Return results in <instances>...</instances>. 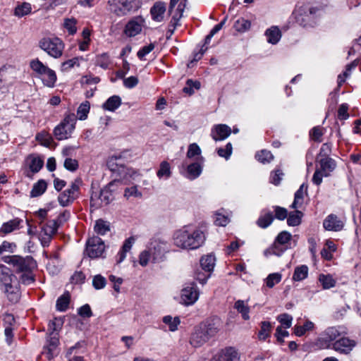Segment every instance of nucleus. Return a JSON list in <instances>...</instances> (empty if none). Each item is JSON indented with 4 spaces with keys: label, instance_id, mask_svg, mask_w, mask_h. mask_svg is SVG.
Listing matches in <instances>:
<instances>
[{
    "label": "nucleus",
    "instance_id": "nucleus-1",
    "mask_svg": "<svg viewBox=\"0 0 361 361\" xmlns=\"http://www.w3.org/2000/svg\"><path fill=\"white\" fill-rule=\"evenodd\" d=\"M173 244L183 250H196L206 240L204 231L197 226H185L176 231L173 235Z\"/></svg>",
    "mask_w": 361,
    "mask_h": 361
},
{
    "label": "nucleus",
    "instance_id": "nucleus-2",
    "mask_svg": "<svg viewBox=\"0 0 361 361\" xmlns=\"http://www.w3.org/2000/svg\"><path fill=\"white\" fill-rule=\"evenodd\" d=\"M221 326L219 318L209 319L200 323L194 328L190 337V344L195 348L202 347L217 335Z\"/></svg>",
    "mask_w": 361,
    "mask_h": 361
},
{
    "label": "nucleus",
    "instance_id": "nucleus-3",
    "mask_svg": "<svg viewBox=\"0 0 361 361\" xmlns=\"http://www.w3.org/2000/svg\"><path fill=\"white\" fill-rule=\"evenodd\" d=\"M168 251L167 243L159 239H153L147 249L141 252L139 256V263L146 267L149 262L158 263L164 260Z\"/></svg>",
    "mask_w": 361,
    "mask_h": 361
},
{
    "label": "nucleus",
    "instance_id": "nucleus-4",
    "mask_svg": "<svg viewBox=\"0 0 361 361\" xmlns=\"http://www.w3.org/2000/svg\"><path fill=\"white\" fill-rule=\"evenodd\" d=\"M0 281L8 300L12 302H17L20 296L18 281L8 268L2 267Z\"/></svg>",
    "mask_w": 361,
    "mask_h": 361
},
{
    "label": "nucleus",
    "instance_id": "nucleus-5",
    "mask_svg": "<svg viewBox=\"0 0 361 361\" xmlns=\"http://www.w3.org/2000/svg\"><path fill=\"white\" fill-rule=\"evenodd\" d=\"M30 66L32 70L39 75L45 86L53 87L55 85L57 77L54 71L44 65L38 59L32 60Z\"/></svg>",
    "mask_w": 361,
    "mask_h": 361
},
{
    "label": "nucleus",
    "instance_id": "nucleus-6",
    "mask_svg": "<svg viewBox=\"0 0 361 361\" xmlns=\"http://www.w3.org/2000/svg\"><path fill=\"white\" fill-rule=\"evenodd\" d=\"M39 47L48 55L54 58H60L63 52L64 44L59 37H43L39 42Z\"/></svg>",
    "mask_w": 361,
    "mask_h": 361
},
{
    "label": "nucleus",
    "instance_id": "nucleus-7",
    "mask_svg": "<svg viewBox=\"0 0 361 361\" xmlns=\"http://www.w3.org/2000/svg\"><path fill=\"white\" fill-rule=\"evenodd\" d=\"M322 9L305 6L299 9L295 18L296 22L302 27H312L316 24L317 19L322 16Z\"/></svg>",
    "mask_w": 361,
    "mask_h": 361
},
{
    "label": "nucleus",
    "instance_id": "nucleus-8",
    "mask_svg": "<svg viewBox=\"0 0 361 361\" xmlns=\"http://www.w3.org/2000/svg\"><path fill=\"white\" fill-rule=\"evenodd\" d=\"M4 262L11 265L14 271L18 273L32 271L37 267L35 261L30 256L25 257L18 255L8 256L4 257Z\"/></svg>",
    "mask_w": 361,
    "mask_h": 361
},
{
    "label": "nucleus",
    "instance_id": "nucleus-9",
    "mask_svg": "<svg viewBox=\"0 0 361 361\" xmlns=\"http://www.w3.org/2000/svg\"><path fill=\"white\" fill-rule=\"evenodd\" d=\"M108 6L109 10L117 16H126L140 8L136 0H109Z\"/></svg>",
    "mask_w": 361,
    "mask_h": 361
},
{
    "label": "nucleus",
    "instance_id": "nucleus-10",
    "mask_svg": "<svg viewBox=\"0 0 361 361\" xmlns=\"http://www.w3.org/2000/svg\"><path fill=\"white\" fill-rule=\"evenodd\" d=\"M76 116L73 114H67L63 121L54 130V136L59 140H66L71 137L75 129Z\"/></svg>",
    "mask_w": 361,
    "mask_h": 361
},
{
    "label": "nucleus",
    "instance_id": "nucleus-11",
    "mask_svg": "<svg viewBox=\"0 0 361 361\" xmlns=\"http://www.w3.org/2000/svg\"><path fill=\"white\" fill-rule=\"evenodd\" d=\"M292 235L287 231L281 232L276 238L273 245L264 250V255H276L280 256L290 247Z\"/></svg>",
    "mask_w": 361,
    "mask_h": 361
},
{
    "label": "nucleus",
    "instance_id": "nucleus-12",
    "mask_svg": "<svg viewBox=\"0 0 361 361\" xmlns=\"http://www.w3.org/2000/svg\"><path fill=\"white\" fill-rule=\"evenodd\" d=\"M82 180L76 178L73 181L68 188L61 192L58 197V201L61 206L67 207L72 204L78 197Z\"/></svg>",
    "mask_w": 361,
    "mask_h": 361
},
{
    "label": "nucleus",
    "instance_id": "nucleus-13",
    "mask_svg": "<svg viewBox=\"0 0 361 361\" xmlns=\"http://www.w3.org/2000/svg\"><path fill=\"white\" fill-rule=\"evenodd\" d=\"M341 333L336 327H329L317 339L316 345L320 349H332Z\"/></svg>",
    "mask_w": 361,
    "mask_h": 361
},
{
    "label": "nucleus",
    "instance_id": "nucleus-14",
    "mask_svg": "<svg viewBox=\"0 0 361 361\" xmlns=\"http://www.w3.org/2000/svg\"><path fill=\"white\" fill-rule=\"evenodd\" d=\"M105 250L104 241L97 236L88 239L86 243L85 252L90 258H97L102 256Z\"/></svg>",
    "mask_w": 361,
    "mask_h": 361
},
{
    "label": "nucleus",
    "instance_id": "nucleus-15",
    "mask_svg": "<svg viewBox=\"0 0 361 361\" xmlns=\"http://www.w3.org/2000/svg\"><path fill=\"white\" fill-rule=\"evenodd\" d=\"M199 298V290L195 283H190L185 286L181 290V302L185 305H193Z\"/></svg>",
    "mask_w": 361,
    "mask_h": 361
},
{
    "label": "nucleus",
    "instance_id": "nucleus-16",
    "mask_svg": "<svg viewBox=\"0 0 361 361\" xmlns=\"http://www.w3.org/2000/svg\"><path fill=\"white\" fill-rule=\"evenodd\" d=\"M356 344V341L353 339L345 336L338 337V339L334 342L332 349L339 353L348 355L353 350Z\"/></svg>",
    "mask_w": 361,
    "mask_h": 361
},
{
    "label": "nucleus",
    "instance_id": "nucleus-17",
    "mask_svg": "<svg viewBox=\"0 0 361 361\" xmlns=\"http://www.w3.org/2000/svg\"><path fill=\"white\" fill-rule=\"evenodd\" d=\"M145 23V18L138 16L130 20L126 25L125 33L128 37H135L140 34Z\"/></svg>",
    "mask_w": 361,
    "mask_h": 361
},
{
    "label": "nucleus",
    "instance_id": "nucleus-18",
    "mask_svg": "<svg viewBox=\"0 0 361 361\" xmlns=\"http://www.w3.org/2000/svg\"><path fill=\"white\" fill-rule=\"evenodd\" d=\"M240 355L236 349L233 347H227L219 350L211 361H239Z\"/></svg>",
    "mask_w": 361,
    "mask_h": 361
},
{
    "label": "nucleus",
    "instance_id": "nucleus-19",
    "mask_svg": "<svg viewBox=\"0 0 361 361\" xmlns=\"http://www.w3.org/2000/svg\"><path fill=\"white\" fill-rule=\"evenodd\" d=\"M344 222L336 214L328 215L323 221V227L329 231L338 232L343 229Z\"/></svg>",
    "mask_w": 361,
    "mask_h": 361
},
{
    "label": "nucleus",
    "instance_id": "nucleus-20",
    "mask_svg": "<svg viewBox=\"0 0 361 361\" xmlns=\"http://www.w3.org/2000/svg\"><path fill=\"white\" fill-rule=\"evenodd\" d=\"M166 11V4L165 2L161 1H156L151 7L149 13L152 19L157 22L161 23L164 21L165 13Z\"/></svg>",
    "mask_w": 361,
    "mask_h": 361
},
{
    "label": "nucleus",
    "instance_id": "nucleus-21",
    "mask_svg": "<svg viewBox=\"0 0 361 361\" xmlns=\"http://www.w3.org/2000/svg\"><path fill=\"white\" fill-rule=\"evenodd\" d=\"M314 324L307 318H298L295 324V336H302L307 332L313 330Z\"/></svg>",
    "mask_w": 361,
    "mask_h": 361
},
{
    "label": "nucleus",
    "instance_id": "nucleus-22",
    "mask_svg": "<svg viewBox=\"0 0 361 361\" xmlns=\"http://www.w3.org/2000/svg\"><path fill=\"white\" fill-rule=\"evenodd\" d=\"M47 343V345L44 347L42 354L48 360H51L58 353L57 348L59 343L58 335L50 336Z\"/></svg>",
    "mask_w": 361,
    "mask_h": 361
},
{
    "label": "nucleus",
    "instance_id": "nucleus-23",
    "mask_svg": "<svg viewBox=\"0 0 361 361\" xmlns=\"http://www.w3.org/2000/svg\"><path fill=\"white\" fill-rule=\"evenodd\" d=\"M231 133L229 126L225 124H219L213 127L211 131V136L215 140H223L228 137Z\"/></svg>",
    "mask_w": 361,
    "mask_h": 361
},
{
    "label": "nucleus",
    "instance_id": "nucleus-24",
    "mask_svg": "<svg viewBox=\"0 0 361 361\" xmlns=\"http://www.w3.org/2000/svg\"><path fill=\"white\" fill-rule=\"evenodd\" d=\"M319 170L322 171L324 176H328L335 169L336 164L330 157H324L319 160Z\"/></svg>",
    "mask_w": 361,
    "mask_h": 361
},
{
    "label": "nucleus",
    "instance_id": "nucleus-25",
    "mask_svg": "<svg viewBox=\"0 0 361 361\" xmlns=\"http://www.w3.org/2000/svg\"><path fill=\"white\" fill-rule=\"evenodd\" d=\"M273 209L275 213L274 217L280 221H283L288 218V224L290 226H293V215L291 213L288 214V210L286 208L279 206H274Z\"/></svg>",
    "mask_w": 361,
    "mask_h": 361
},
{
    "label": "nucleus",
    "instance_id": "nucleus-26",
    "mask_svg": "<svg viewBox=\"0 0 361 361\" xmlns=\"http://www.w3.org/2000/svg\"><path fill=\"white\" fill-rule=\"evenodd\" d=\"M265 35L269 43L276 44L281 37V32L277 26H271L266 30Z\"/></svg>",
    "mask_w": 361,
    "mask_h": 361
},
{
    "label": "nucleus",
    "instance_id": "nucleus-27",
    "mask_svg": "<svg viewBox=\"0 0 361 361\" xmlns=\"http://www.w3.org/2000/svg\"><path fill=\"white\" fill-rule=\"evenodd\" d=\"M172 175L171 167L170 164L166 161L160 163L159 169L157 171V177L161 179L167 180Z\"/></svg>",
    "mask_w": 361,
    "mask_h": 361
},
{
    "label": "nucleus",
    "instance_id": "nucleus-28",
    "mask_svg": "<svg viewBox=\"0 0 361 361\" xmlns=\"http://www.w3.org/2000/svg\"><path fill=\"white\" fill-rule=\"evenodd\" d=\"M119 181L114 180L109 183V185L104 189L100 190L101 195V207L104 204H108L113 200V195L111 193V188Z\"/></svg>",
    "mask_w": 361,
    "mask_h": 361
},
{
    "label": "nucleus",
    "instance_id": "nucleus-29",
    "mask_svg": "<svg viewBox=\"0 0 361 361\" xmlns=\"http://www.w3.org/2000/svg\"><path fill=\"white\" fill-rule=\"evenodd\" d=\"M215 257L213 255H207L202 257L200 259V265L204 271L210 273L213 271L215 265Z\"/></svg>",
    "mask_w": 361,
    "mask_h": 361
},
{
    "label": "nucleus",
    "instance_id": "nucleus-30",
    "mask_svg": "<svg viewBox=\"0 0 361 361\" xmlns=\"http://www.w3.org/2000/svg\"><path fill=\"white\" fill-rule=\"evenodd\" d=\"M185 5L180 2L178 4L177 8L173 9V13H169L172 16L171 24L173 26V29H176V27L178 25V22L180 19L183 16V13L184 11Z\"/></svg>",
    "mask_w": 361,
    "mask_h": 361
},
{
    "label": "nucleus",
    "instance_id": "nucleus-31",
    "mask_svg": "<svg viewBox=\"0 0 361 361\" xmlns=\"http://www.w3.org/2000/svg\"><path fill=\"white\" fill-rule=\"evenodd\" d=\"M307 185L302 183L300 188L295 192V209L301 207L304 202V198L307 196Z\"/></svg>",
    "mask_w": 361,
    "mask_h": 361
},
{
    "label": "nucleus",
    "instance_id": "nucleus-32",
    "mask_svg": "<svg viewBox=\"0 0 361 361\" xmlns=\"http://www.w3.org/2000/svg\"><path fill=\"white\" fill-rule=\"evenodd\" d=\"M202 173V166L197 163L195 162L188 166L186 178L190 180L197 178Z\"/></svg>",
    "mask_w": 361,
    "mask_h": 361
},
{
    "label": "nucleus",
    "instance_id": "nucleus-33",
    "mask_svg": "<svg viewBox=\"0 0 361 361\" xmlns=\"http://www.w3.org/2000/svg\"><path fill=\"white\" fill-rule=\"evenodd\" d=\"M121 104V99L119 96L114 95L110 97L103 104L104 109L114 111L118 109Z\"/></svg>",
    "mask_w": 361,
    "mask_h": 361
},
{
    "label": "nucleus",
    "instance_id": "nucleus-34",
    "mask_svg": "<svg viewBox=\"0 0 361 361\" xmlns=\"http://www.w3.org/2000/svg\"><path fill=\"white\" fill-rule=\"evenodd\" d=\"M71 295L68 292L64 293L56 300V308L60 312L66 311L70 303Z\"/></svg>",
    "mask_w": 361,
    "mask_h": 361
},
{
    "label": "nucleus",
    "instance_id": "nucleus-35",
    "mask_svg": "<svg viewBox=\"0 0 361 361\" xmlns=\"http://www.w3.org/2000/svg\"><path fill=\"white\" fill-rule=\"evenodd\" d=\"M94 229L97 234L104 235L110 231V224L103 219H98L95 222Z\"/></svg>",
    "mask_w": 361,
    "mask_h": 361
},
{
    "label": "nucleus",
    "instance_id": "nucleus-36",
    "mask_svg": "<svg viewBox=\"0 0 361 361\" xmlns=\"http://www.w3.org/2000/svg\"><path fill=\"white\" fill-rule=\"evenodd\" d=\"M47 183L44 180H39L34 184L30 192V196L35 197L42 195L47 189Z\"/></svg>",
    "mask_w": 361,
    "mask_h": 361
},
{
    "label": "nucleus",
    "instance_id": "nucleus-37",
    "mask_svg": "<svg viewBox=\"0 0 361 361\" xmlns=\"http://www.w3.org/2000/svg\"><path fill=\"white\" fill-rule=\"evenodd\" d=\"M234 308L237 310V311L241 314L242 317L245 320H248L250 319L249 312L250 308L245 304L244 300H238L235 302Z\"/></svg>",
    "mask_w": 361,
    "mask_h": 361
},
{
    "label": "nucleus",
    "instance_id": "nucleus-38",
    "mask_svg": "<svg viewBox=\"0 0 361 361\" xmlns=\"http://www.w3.org/2000/svg\"><path fill=\"white\" fill-rule=\"evenodd\" d=\"M319 281L324 289H329L336 286V281L330 274H322L319 276Z\"/></svg>",
    "mask_w": 361,
    "mask_h": 361
},
{
    "label": "nucleus",
    "instance_id": "nucleus-39",
    "mask_svg": "<svg viewBox=\"0 0 361 361\" xmlns=\"http://www.w3.org/2000/svg\"><path fill=\"white\" fill-rule=\"evenodd\" d=\"M20 222L21 220L19 219H13L11 221H8L2 225L0 231L4 233H9L17 229Z\"/></svg>",
    "mask_w": 361,
    "mask_h": 361
},
{
    "label": "nucleus",
    "instance_id": "nucleus-40",
    "mask_svg": "<svg viewBox=\"0 0 361 361\" xmlns=\"http://www.w3.org/2000/svg\"><path fill=\"white\" fill-rule=\"evenodd\" d=\"M272 212H266L264 215H261L257 221V224L262 228H265L270 226L274 221Z\"/></svg>",
    "mask_w": 361,
    "mask_h": 361
},
{
    "label": "nucleus",
    "instance_id": "nucleus-41",
    "mask_svg": "<svg viewBox=\"0 0 361 361\" xmlns=\"http://www.w3.org/2000/svg\"><path fill=\"white\" fill-rule=\"evenodd\" d=\"M31 10L32 7L30 4L23 2L15 8L14 15L17 17L21 18L29 14L31 12Z\"/></svg>",
    "mask_w": 361,
    "mask_h": 361
},
{
    "label": "nucleus",
    "instance_id": "nucleus-42",
    "mask_svg": "<svg viewBox=\"0 0 361 361\" xmlns=\"http://www.w3.org/2000/svg\"><path fill=\"white\" fill-rule=\"evenodd\" d=\"M255 158L259 162L265 164L270 163L274 159V156L270 151L262 149L255 154Z\"/></svg>",
    "mask_w": 361,
    "mask_h": 361
},
{
    "label": "nucleus",
    "instance_id": "nucleus-43",
    "mask_svg": "<svg viewBox=\"0 0 361 361\" xmlns=\"http://www.w3.org/2000/svg\"><path fill=\"white\" fill-rule=\"evenodd\" d=\"M309 269L307 265H301L295 268V281H302L308 276Z\"/></svg>",
    "mask_w": 361,
    "mask_h": 361
},
{
    "label": "nucleus",
    "instance_id": "nucleus-44",
    "mask_svg": "<svg viewBox=\"0 0 361 361\" xmlns=\"http://www.w3.org/2000/svg\"><path fill=\"white\" fill-rule=\"evenodd\" d=\"M90 102L87 101H85V102H82L77 110V115L78 116V118L80 120H85L87 117V114L90 111Z\"/></svg>",
    "mask_w": 361,
    "mask_h": 361
},
{
    "label": "nucleus",
    "instance_id": "nucleus-45",
    "mask_svg": "<svg viewBox=\"0 0 361 361\" xmlns=\"http://www.w3.org/2000/svg\"><path fill=\"white\" fill-rule=\"evenodd\" d=\"M271 324L269 322H262L261 323V329L258 334V338L260 340H265L270 335Z\"/></svg>",
    "mask_w": 361,
    "mask_h": 361
},
{
    "label": "nucleus",
    "instance_id": "nucleus-46",
    "mask_svg": "<svg viewBox=\"0 0 361 361\" xmlns=\"http://www.w3.org/2000/svg\"><path fill=\"white\" fill-rule=\"evenodd\" d=\"M251 23L250 20L243 18L237 20L234 24V27L238 32H245L250 28Z\"/></svg>",
    "mask_w": 361,
    "mask_h": 361
},
{
    "label": "nucleus",
    "instance_id": "nucleus-47",
    "mask_svg": "<svg viewBox=\"0 0 361 361\" xmlns=\"http://www.w3.org/2000/svg\"><path fill=\"white\" fill-rule=\"evenodd\" d=\"M58 228L57 222L52 221L49 224L42 227L40 234L50 235L52 238L56 233Z\"/></svg>",
    "mask_w": 361,
    "mask_h": 361
},
{
    "label": "nucleus",
    "instance_id": "nucleus-48",
    "mask_svg": "<svg viewBox=\"0 0 361 361\" xmlns=\"http://www.w3.org/2000/svg\"><path fill=\"white\" fill-rule=\"evenodd\" d=\"M124 197L128 200L130 197L141 198L142 197V194L138 190L137 185H133L125 189Z\"/></svg>",
    "mask_w": 361,
    "mask_h": 361
},
{
    "label": "nucleus",
    "instance_id": "nucleus-49",
    "mask_svg": "<svg viewBox=\"0 0 361 361\" xmlns=\"http://www.w3.org/2000/svg\"><path fill=\"white\" fill-rule=\"evenodd\" d=\"M292 317L286 313L281 314L277 317V320L280 322L279 326L283 327V329H288L292 325Z\"/></svg>",
    "mask_w": 361,
    "mask_h": 361
},
{
    "label": "nucleus",
    "instance_id": "nucleus-50",
    "mask_svg": "<svg viewBox=\"0 0 361 361\" xmlns=\"http://www.w3.org/2000/svg\"><path fill=\"white\" fill-rule=\"evenodd\" d=\"M163 322L166 324L169 325V329L171 331L177 330L178 326L180 324V319L178 317L173 318L171 316H166L163 318Z\"/></svg>",
    "mask_w": 361,
    "mask_h": 361
},
{
    "label": "nucleus",
    "instance_id": "nucleus-51",
    "mask_svg": "<svg viewBox=\"0 0 361 361\" xmlns=\"http://www.w3.org/2000/svg\"><path fill=\"white\" fill-rule=\"evenodd\" d=\"M109 63V56L106 53L99 54L96 58V64L104 69L108 68Z\"/></svg>",
    "mask_w": 361,
    "mask_h": 361
},
{
    "label": "nucleus",
    "instance_id": "nucleus-52",
    "mask_svg": "<svg viewBox=\"0 0 361 361\" xmlns=\"http://www.w3.org/2000/svg\"><path fill=\"white\" fill-rule=\"evenodd\" d=\"M281 280V274L274 273L269 274L265 279L266 285L269 288H273L276 284L279 283Z\"/></svg>",
    "mask_w": 361,
    "mask_h": 361
},
{
    "label": "nucleus",
    "instance_id": "nucleus-53",
    "mask_svg": "<svg viewBox=\"0 0 361 361\" xmlns=\"http://www.w3.org/2000/svg\"><path fill=\"white\" fill-rule=\"evenodd\" d=\"M76 20L73 18H66L64 20V27L68 30V33L71 35H74L77 32L76 28Z\"/></svg>",
    "mask_w": 361,
    "mask_h": 361
},
{
    "label": "nucleus",
    "instance_id": "nucleus-54",
    "mask_svg": "<svg viewBox=\"0 0 361 361\" xmlns=\"http://www.w3.org/2000/svg\"><path fill=\"white\" fill-rule=\"evenodd\" d=\"M349 105L346 103L341 104L338 109L337 117L339 120H347L349 118Z\"/></svg>",
    "mask_w": 361,
    "mask_h": 361
},
{
    "label": "nucleus",
    "instance_id": "nucleus-55",
    "mask_svg": "<svg viewBox=\"0 0 361 361\" xmlns=\"http://www.w3.org/2000/svg\"><path fill=\"white\" fill-rule=\"evenodd\" d=\"M323 134V128L321 126H315L310 132L311 139L318 142H322L321 137Z\"/></svg>",
    "mask_w": 361,
    "mask_h": 361
},
{
    "label": "nucleus",
    "instance_id": "nucleus-56",
    "mask_svg": "<svg viewBox=\"0 0 361 361\" xmlns=\"http://www.w3.org/2000/svg\"><path fill=\"white\" fill-rule=\"evenodd\" d=\"M106 284V279L100 274L94 276L92 280V286L97 289L99 290L104 288Z\"/></svg>",
    "mask_w": 361,
    "mask_h": 361
},
{
    "label": "nucleus",
    "instance_id": "nucleus-57",
    "mask_svg": "<svg viewBox=\"0 0 361 361\" xmlns=\"http://www.w3.org/2000/svg\"><path fill=\"white\" fill-rule=\"evenodd\" d=\"M215 216H215L214 223L217 226H226L230 221V219L227 216L221 214L219 212H217L215 214Z\"/></svg>",
    "mask_w": 361,
    "mask_h": 361
},
{
    "label": "nucleus",
    "instance_id": "nucleus-58",
    "mask_svg": "<svg viewBox=\"0 0 361 361\" xmlns=\"http://www.w3.org/2000/svg\"><path fill=\"white\" fill-rule=\"evenodd\" d=\"M44 161L39 157H33L30 164V170L34 172H38L43 166Z\"/></svg>",
    "mask_w": 361,
    "mask_h": 361
},
{
    "label": "nucleus",
    "instance_id": "nucleus-59",
    "mask_svg": "<svg viewBox=\"0 0 361 361\" xmlns=\"http://www.w3.org/2000/svg\"><path fill=\"white\" fill-rule=\"evenodd\" d=\"M287 329H283L282 326H278L275 333L277 341L282 344L284 342V338L289 336Z\"/></svg>",
    "mask_w": 361,
    "mask_h": 361
},
{
    "label": "nucleus",
    "instance_id": "nucleus-60",
    "mask_svg": "<svg viewBox=\"0 0 361 361\" xmlns=\"http://www.w3.org/2000/svg\"><path fill=\"white\" fill-rule=\"evenodd\" d=\"M20 280L22 282V283L25 285H30L31 283H33L35 281V277L32 274V271H25L23 272Z\"/></svg>",
    "mask_w": 361,
    "mask_h": 361
},
{
    "label": "nucleus",
    "instance_id": "nucleus-61",
    "mask_svg": "<svg viewBox=\"0 0 361 361\" xmlns=\"http://www.w3.org/2000/svg\"><path fill=\"white\" fill-rule=\"evenodd\" d=\"M217 153L219 156L228 159L232 153V145L230 142L227 143L225 148H219Z\"/></svg>",
    "mask_w": 361,
    "mask_h": 361
},
{
    "label": "nucleus",
    "instance_id": "nucleus-62",
    "mask_svg": "<svg viewBox=\"0 0 361 361\" xmlns=\"http://www.w3.org/2000/svg\"><path fill=\"white\" fill-rule=\"evenodd\" d=\"M90 206L94 209L101 207V195L100 192H93L90 197Z\"/></svg>",
    "mask_w": 361,
    "mask_h": 361
},
{
    "label": "nucleus",
    "instance_id": "nucleus-63",
    "mask_svg": "<svg viewBox=\"0 0 361 361\" xmlns=\"http://www.w3.org/2000/svg\"><path fill=\"white\" fill-rule=\"evenodd\" d=\"M61 325V322L60 319H55L54 320L51 321L49 324L48 328V331L49 332L50 336L57 334L56 331H57L60 329Z\"/></svg>",
    "mask_w": 361,
    "mask_h": 361
},
{
    "label": "nucleus",
    "instance_id": "nucleus-64",
    "mask_svg": "<svg viewBox=\"0 0 361 361\" xmlns=\"http://www.w3.org/2000/svg\"><path fill=\"white\" fill-rule=\"evenodd\" d=\"M64 167L71 171H75L78 168V162L76 159L66 158L64 161Z\"/></svg>",
    "mask_w": 361,
    "mask_h": 361
}]
</instances>
